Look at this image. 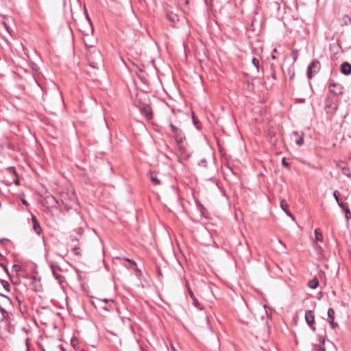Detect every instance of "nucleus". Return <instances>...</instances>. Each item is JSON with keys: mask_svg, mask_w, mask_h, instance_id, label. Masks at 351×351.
Wrapping results in <instances>:
<instances>
[{"mask_svg": "<svg viewBox=\"0 0 351 351\" xmlns=\"http://www.w3.org/2000/svg\"><path fill=\"white\" fill-rule=\"evenodd\" d=\"M47 107L49 108V110H56V107L53 105H51V104L50 103L49 101H47L46 102V104Z\"/></svg>", "mask_w": 351, "mask_h": 351, "instance_id": "obj_28", "label": "nucleus"}, {"mask_svg": "<svg viewBox=\"0 0 351 351\" xmlns=\"http://www.w3.org/2000/svg\"><path fill=\"white\" fill-rule=\"evenodd\" d=\"M252 64H254V66L256 67V70L258 71V68H259V60L256 58H254L252 60Z\"/></svg>", "mask_w": 351, "mask_h": 351, "instance_id": "obj_23", "label": "nucleus"}, {"mask_svg": "<svg viewBox=\"0 0 351 351\" xmlns=\"http://www.w3.org/2000/svg\"><path fill=\"white\" fill-rule=\"evenodd\" d=\"M13 268L14 269V270L16 271H18L19 270L21 269V267L19 265H13Z\"/></svg>", "mask_w": 351, "mask_h": 351, "instance_id": "obj_36", "label": "nucleus"}, {"mask_svg": "<svg viewBox=\"0 0 351 351\" xmlns=\"http://www.w3.org/2000/svg\"><path fill=\"white\" fill-rule=\"evenodd\" d=\"M324 339L320 340L319 344H315L312 351H325Z\"/></svg>", "mask_w": 351, "mask_h": 351, "instance_id": "obj_12", "label": "nucleus"}, {"mask_svg": "<svg viewBox=\"0 0 351 351\" xmlns=\"http://www.w3.org/2000/svg\"><path fill=\"white\" fill-rule=\"evenodd\" d=\"M51 267L52 274H53V277L58 280L59 285H62V283L64 282V277L62 275L58 274L56 272V271L53 268V266L52 265H51Z\"/></svg>", "mask_w": 351, "mask_h": 351, "instance_id": "obj_10", "label": "nucleus"}, {"mask_svg": "<svg viewBox=\"0 0 351 351\" xmlns=\"http://www.w3.org/2000/svg\"><path fill=\"white\" fill-rule=\"evenodd\" d=\"M330 328L334 329L338 326V324L334 322V319L328 320Z\"/></svg>", "mask_w": 351, "mask_h": 351, "instance_id": "obj_27", "label": "nucleus"}, {"mask_svg": "<svg viewBox=\"0 0 351 351\" xmlns=\"http://www.w3.org/2000/svg\"><path fill=\"white\" fill-rule=\"evenodd\" d=\"M72 251L75 254V255H80V252H79V248L77 247H75L72 249Z\"/></svg>", "mask_w": 351, "mask_h": 351, "instance_id": "obj_32", "label": "nucleus"}, {"mask_svg": "<svg viewBox=\"0 0 351 351\" xmlns=\"http://www.w3.org/2000/svg\"><path fill=\"white\" fill-rule=\"evenodd\" d=\"M192 300H193V305H194L195 307L198 308L199 309L202 310V307L201 306V304H199V302H198V300H197L195 298H193Z\"/></svg>", "mask_w": 351, "mask_h": 351, "instance_id": "obj_22", "label": "nucleus"}, {"mask_svg": "<svg viewBox=\"0 0 351 351\" xmlns=\"http://www.w3.org/2000/svg\"><path fill=\"white\" fill-rule=\"evenodd\" d=\"M169 126H170V128L171 129V131L173 133V134L175 133H176L178 132V130H179V128H177L176 125H174L173 123H170Z\"/></svg>", "mask_w": 351, "mask_h": 351, "instance_id": "obj_29", "label": "nucleus"}, {"mask_svg": "<svg viewBox=\"0 0 351 351\" xmlns=\"http://www.w3.org/2000/svg\"><path fill=\"white\" fill-rule=\"evenodd\" d=\"M3 267H4L5 271L8 273V269L6 267H5L4 266H3Z\"/></svg>", "mask_w": 351, "mask_h": 351, "instance_id": "obj_45", "label": "nucleus"}, {"mask_svg": "<svg viewBox=\"0 0 351 351\" xmlns=\"http://www.w3.org/2000/svg\"><path fill=\"white\" fill-rule=\"evenodd\" d=\"M174 137L176 141V143L178 145V147L181 152H184V149L183 146L182 145V143H183L184 139L185 138V136L182 132L180 129L178 130L176 133L174 134Z\"/></svg>", "mask_w": 351, "mask_h": 351, "instance_id": "obj_6", "label": "nucleus"}, {"mask_svg": "<svg viewBox=\"0 0 351 351\" xmlns=\"http://www.w3.org/2000/svg\"><path fill=\"white\" fill-rule=\"evenodd\" d=\"M86 58L89 65L93 68H98L102 63V57L100 51L97 49H87Z\"/></svg>", "mask_w": 351, "mask_h": 351, "instance_id": "obj_2", "label": "nucleus"}, {"mask_svg": "<svg viewBox=\"0 0 351 351\" xmlns=\"http://www.w3.org/2000/svg\"><path fill=\"white\" fill-rule=\"evenodd\" d=\"M2 284H3V286L4 289L9 291H10V289H9V288H10L9 283L7 281L3 280Z\"/></svg>", "mask_w": 351, "mask_h": 351, "instance_id": "obj_30", "label": "nucleus"}, {"mask_svg": "<svg viewBox=\"0 0 351 351\" xmlns=\"http://www.w3.org/2000/svg\"><path fill=\"white\" fill-rule=\"evenodd\" d=\"M341 72L346 75H348L351 74V65L347 62H344L341 64Z\"/></svg>", "mask_w": 351, "mask_h": 351, "instance_id": "obj_8", "label": "nucleus"}, {"mask_svg": "<svg viewBox=\"0 0 351 351\" xmlns=\"http://www.w3.org/2000/svg\"><path fill=\"white\" fill-rule=\"evenodd\" d=\"M206 161L205 160H202L199 162V166L205 167V166H206Z\"/></svg>", "mask_w": 351, "mask_h": 351, "instance_id": "obj_35", "label": "nucleus"}, {"mask_svg": "<svg viewBox=\"0 0 351 351\" xmlns=\"http://www.w3.org/2000/svg\"><path fill=\"white\" fill-rule=\"evenodd\" d=\"M339 168L341 169V173L343 176H351L350 172L348 168H346V165L344 162H341L338 165Z\"/></svg>", "mask_w": 351, "mask_h": 351, "instance_id": "obj_11", "label": "nucleus"}, {"mask_svg": "<svg viewBox=\"0 0 351 351\" xmlns=\"http://www.w3.org/2000/svg\"><path fill=\"white\" fill-rule=\"evenodd\" d=\"M345 213L346 218L348 221L351 219V213L348 207H345L343 208Z\"/></svg>", "mask_w": 351, "mask_h": 351, "instance_id": "obj_19", "label": "nucleus"}, {"mask_svg": "<svg viewBox=\"0 0 351 351\" xmlns=\"http://www.w3.org/2000/svg\"><path fill=\"white\" fill-rule=\"evenodd\" d=\"M34 230L36 232V234H40L41 232V228L38 221H35L33 224Z\"/></svg>", "mask_w": 351, "mask_h": 351, "instance_id": "obj_17", "label": "nucleus"}, {"mask_svg": "<svg viewBox=\"0 0 351 351\" xmlns=\"http://www.w3.org/2000/svg\"><path fill=\"white\" fill-rule=\"evenodd\" d=\"M141 112L145 114L146 118L147 119H152V113L150 111V109L149 107H144L143 109L141 110Z\"/></svg>", "mask_w": 351, "mask_h": 351, "instance_id": "obj_13", "label": "nucleus"}, {"mask_svg": "<svg viewBox=\"0 0 351 351\" xmlns=\"http://www.w3.org/2000/svg\"><path fill=\"white\" fill-rule=\"evenodd\" d=\"M57 255H58V256L61 257V258H63V257H64V256H62V255H61V254H57Z\"/></svg>", "mask_w": 351, "mask_h": 351, "instance_id": "obj_44", "label": "nucleus"}, {"mask_svg": "<svg viewBox=\"0 0 351 351\" xmlns=\"http://www.w3.org/2000/svg\"><path fill=\"white\" fill-rule=\"evenodd\" d=\"M5 239H1V241H2V242H5Z\"/></svg>", "mask_w": 351, "mask_h": 351, "instance_id": "obj_47", "label": "nucleus"}, {"mask_svg": "<svg viewBox=\"0 0 351 351\" xmlns=\"http://www.w3.org/2000/svg\"><path fill=\"white\" fill-rule=\"evenodd\" d=\"M109 301L108 299H97L96 303L97 306L109 311L112 308V305L108 304Z\"/></svg>", "mask_w": 351, "mask_h": 351, "instance_id": "obj_7", "label": "nucleus"}, {"mask_svg": "<svg viewBox=\"0 0 351 351\" xmlns=\"http://www.w3.org/2000/svg\"><path fill=\"white\" fill-rule=\"evenodd\" d=\"M86 17L88 20L86 29L82 30L83 40L88 49H95L97 40L93 36L94 29L88 15Z\"/></svg>", "mask_w": 351, "mask_h": 351, "instance_id": "obj_1", "label": "nucleus"}, {"mask_svg": "<svg viewBox=\"0 0 351 351\" xmlns=\"http://www.w3.org/2000/svg\"><path fill=\"white\" fill-rule=\"evenodd\" d=\"M320 69V63L318 60H313L307 67V77L311 79L313 75L318 73Z\"/></svg>", "mask_w": 351, "mask_h": 351, "instance_id": "obj_3", "label": "nucleus"}, {"mask_svg": "<svg viewBox=\"0 0 351 351\" xmlns=\"http://www.w3.org/2000/svg\"><path fill=\"white\" fill-rule=\"evenodd\" d=\"M333 196H334V197H335V200L337 201V202L338 205H339L341 208H344L345 204H344L341 201H340V199H339V191H335L333 192Z\"/></svg>", "mask_w": 351, "mask_h": 351, "instance_id": "obj_15", "label": "nucleus"}, {"mask_svg": "<svg viewBox=\"0 0 351 351\" xmlns=\"http://www.w3.org/2000/svg\"><path fill=\"white\" fill-rule=\"evenodd\" d=\"M32 219L33 224L34 223L35 221H38L34 215H32Z\"/></svg>", "mask_w": 351, "mask_h": 351, "instance_id": "obj_40", "label": "nucleus"}, {"mask_svg": "<svg viewBox=\"0 0 351 351\" xmlns=\"http://www.w3.org/2000/svg\"><path fill=\"white\" fill-rule=\"evenodd\" d=\"M3 24H4L5 27V28H6V30H7L8 32H9V29H8V27H7V25H6L5 23H3Z\"/></svg>", "mask_w": 351, "mask_h": 351, "instance_id": "obj_42", "label": "nucleus"}, {"mask_svg": "<svg viewBox=\"0 0 351 351\" xmlns=\"http://www.w3.org/2000/svg\"><path fill=\"white\" fill-rule=\"evenodd\" d=\"M305 321L308 326L313 330H315V327L314 326L315 322V315L313 311L311 310H308L305 312L304 315Z\"/></svg>", "mask_w": 351, "mask_h": 351, "instance_id": "obj_5", "label": "nucleus"}, {"mask_svg": "<svg viewBox=\"0 0 351 351\" xmlns=\"http://www.w3.org/2000/svg\"><path fill=\"white\" fill-rule=\"evenodd\" d=\"M288 74L289 75V78L291 80H293L295 76V70L293 66H291L288 69Z\"/></svg>", "mask_w": 351, "mask_h": 351, "instance_id": "obj_20", "label": "nucleus"}, {"mask_svg": "<svg viewBox=\"0 0 351 351\" xmlns=\"http://www.w3.org/2000/svg\"><path fill=\"white\" fill-rule=\"evenodd\" d=\"M47 202L51 204V205H53V204L55 203H57V201L56 199H55V197L51 195H48L47 197Z\"/></svg>", "mask_w": 351, "mask_h": 351, "instance_id": "obj_21", "label": "nucleus"}, {"mask_svg": "<svg viewBox=\"0 0 351 351\" xmlns=\"http://www.w3.org/2000/svg\"><path fill=\"white\" fill-rule=\"evenodd\" d=\"M62 102H63L62 97L61 96L57 95V102H56L57 104H56L60 106Z\"/></svg>", "mask_w": 351, "mask_h": 351, "instance_id": "obj_31", "label": "nucleus"}, {"mask_svg": "<svg viewBox=\"0 0 351 351\" xmlns=\"http://www.w3.org/2000/svg\"><path fill=\"white\" fill-rule=\"evenodd\" d=\"M41 351H45V349H44V348H43Z\"/></svg>", "mask_w": 351, "mask_h": 351, "instance_id": "obj_48", "label": "nucleus"}, {"mask_svg": "<svg viewBox=\"0 0 351 351\" xmlns=\"http://www.w3.org/2000/svg\"><path fill=\"white\" fill-rule=\"evenodd\" d=\"M292 57H293V61L295 62L297 60V58H298L297 51H293L292 52Z\"/></svg>", "mask_w": 351, "mask_h": 351, "instance_id": "obj_34", "label": "nucleus"}, {"mask_svg": "<svg viewBox=\"0 0 351 351\" xmlns=\"http://www.w3.org/2000/svg\"><path fill=\"white\" fill-rule=\"evenodd\" d=\"M295 143L299 146H301L304 143L303 134H302V136H300L299 138L295 141Z\"/></svg>", "mask_w": 351, "mask_h": 351, "instance_id": "obj_24", "label": "nucleus"}, {"mask_svg": "<svg viewBox=\"0 0 351 351\" xmlns=\"http://www.w3.org/2000/svg\"><path fill=\"white\" fill-rule=\"evenodd\" d=\"M209 181H211L213 182H216V184H217V181L216 180L215 178V177H211L208 179Z\"/></svg>", "mask_w": 351, "mask_h": 351, "instance_id": "obj_38", "label": "nucleus"}, {"mask_svg": "<svg viewBox=\"0 0 351 351\" xmlns=\"http://www.w3.org/2000/svg\"><path fill=\"white\" fill-rule=\"evenodd\" d=\"M21 201L23 204L27 205V202L25 199H22Z\"/></svg>", "mask_w": 351, "mask_h": 351, "instance_id": "obj_41", "label": "nucleus"}, {"mask_svg": "<svg viewBox=\"0 0 351 351\" xmlns=\"http://www.w3.org/2000/svg\"><path fill=\"white\" fill-rule=\"evenodd\" d=\"M328 88L330 93L335 96L343 93V86L340 84L334 82H330Z\"/></svg>", "mask_w": 351, "mask_h": 351, "instance_id": "obj_4", "label": "nucleus"}, {"mask_svg": "<svg viewBox=\"0 0 351 351\" xmlns=\"http://www.w3.org/2000/svg\"><path fill=\"white\" fill-rule=\"evenodd\" d=\"M308 287L311 289H316L319 285V280L317 278H314L313 279L311 280L308 283Z\"/></svg>", "mask_w": 351, "mask_h": 351, "instance_id": "obj_14", "label": "nucleus"}, {"mask_svg": "<svg viewBox=\"0 0 351 351\" xmlns=\"http://www.w3.org/2000/svg\"><path fill=\"white\" fill-rule=\"evenodd\" d=\"M126 260H127L128 261H129V262L132 263H133V264H134V265L136 264L134 261H130V259H126Z\"/></svg>", "mask_w": 351, "mask_h": 351, "instance_id": "obj_43", "label": "nucleus"}, {"mask_svg": "<svg viewBox=\"0 0 351 351\" xmlns=\"http://www.w3.org/2000/svg\"><path fill=\"white\" fill-rule=\"evenodd\" d=\"M280 207L285 211V213L287 214V215L290 217L293 221H295V217L291 214V213L289 211V210L288 209L289 206L286 203L285 199L281 200V202H280Z\"/></svg>", "mask_w": 351, "mask_h": 351, "instance_id": "obj_9", "label": "nucleus"}, {"mask_svg": "<svg viewBox=\"0 0 351 351\" xmlns=\"http://www.w3.org/2000/svg\"><path fill=\"white\" fill-rule=\"evenodd\" d=\"M5 239H1V241H2V242H5Z\"/></svg>", "mask_w": 351, "mask_h": 351, "instance_id": "obj_46", "label": "nucleus"}, {"mask_svg": "<svg viewBox=\"0 0 351 351\" xmlns=\"http://www.w3.org/2000/svg\"><path fill=\"white\" fill-rule=\"evenodd\" d=\"M314 248H315V251L318 254H322V247L319 245H318L317 243H315L314 244Z\"/></svg>", "mask_w": 351, "mask_h": 351, "instance_id": "obj_25", "label": "nucleus"}, {"mask_svg": "<svg viewBox=\"0 0 351 351\" xmlns=\"http://www.w3.org/2000/svg\"><path fill=\"white\" fill-rule=\"evenodd\" d=\"M327 314L328 320L335 319V311L333 310V308H328Z\"/></svg>", "mask_w": 351, "mask_h": 351, "instance_id": "obj_18", "label": "nucleus"}, {"mask_svg": "<svg viewBox=\"0 0 351 351\" xmlns=\"http://www.w3.org/2000/svg\"><path fill=\"white\" fill-rule=\"evenodd\" d=\"M193 122L194 125L196 126V128H198L199 122H198L197 119H195L194 114L193 115Z\"/></svg>", "mask_w": 351, "mask_h": 351, "instance_id": "obj_33", "label": "nucleus"}, {"mask_svg": "<svg viewBox=\"0 0 351 351\" xmlns=\"http://www.w3.org/2000/svg\"><path fill=\"white\" fill-rule=\"evenodd\" d=\"M151 180H152V182L156 185L159 184L160 183V181L158 178V177H151Z\"/></svg>", "mask_w": 351, "mask_h": 351, "instance_id": "obj_26", "label": "nucleus"}, {"mask_svg": "<svg viewBox=\"0 0 351 351\" xmlns=\"http://www.w3.org/2000/svg\"><path fill=\"white\" fill-rule=\"evenodd\" d=\"M188 291H189V293L191 299L194 298H195L194 297V294H193V291L191 290L190 288L188 289Z\"/></svg>", "mask_w": 351, "mask_h": 351, "instance_id": "obj_37", "label": "nucleus"}, {"mask_svg": "<svg viewBox=\"0 0 351 351\" xmlns=\"http://www.w3.org/2000/svg\"><path fill=\"white\" fill-rule=\"evenodd\" d=\"M315 240L317 241H320V242L323 241L324 238H323L322 234L320 232L319 229H315Z\"/></svg>", "mask_w": 351, "mask_h": 351, "instance_id": "obj_16", "label": "nucleus"}, {"mask_svg": "<svg viewBox=\"0 0 351 351\" xmlns=\"http://www.w3.org/2000/svg\"><path fill=\"white\" fill-rule=\"evenodd\" d=\"M271 77H272V79H274V80H276V75L275 71H273V72H272Z\"/></svg>", "mask_w": 351, "mask_h": 351, "instance_id": "obj_39", "label": "nucleus"}]
</instances>
